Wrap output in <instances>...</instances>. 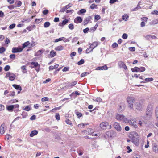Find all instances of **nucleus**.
<instances>
[{"label": "nucleus", "instance_id": "nucleus-34", "mask_svg": "<svg viewBox=\"0 0 158 158\" xmlns=\"http://www.w3.org/2000/svg\"><path fill=\"white\" fill-rule=\"evenodd\" d=\"M146 39L147 40H150L151 39V35H148L145 36Z\"/></svg>", "mask_w": 158, "mask_h": 158}, {"label": "nucleus", "instance_id": "nucleus-42", "mask_svg": "<svg viewBox=\"0 0 158 158\" xmlns=\"http://www.w3.org/2000/svg\"><path fill=\"white\" fill-rule=\"evenodd\" d=\"M15 92L14 91H12L10 92L9 94H8L7 96H14L15 95Z\"/></svg>", "mask_w": 158, "mask_h": 158}, {"label": "nucleus", "instance_id": "nucleus-28", "mask_svg": "<svg viewBox=\"0 0 158 158\" xmlns=\"http://www.w3.org/2000/svg\"><path fill=\"white\" fill-rule=\"evenodd\" d=\"M152 109H148L146 112V114L147 116L151 115L152 114Z\"/></svg>", "mask_w": 158, "mask_h": 158}, {"label": "nucleus", "instance_id": "nucleus-54", "mask_svg": "<svg viewBox=\"0 0 158 158\" xmlns=\"http://www.w3.org/2000/svg\"><path fill=\"white\" fill-rule=\"evenodd\" d=\"M129 49L131 51H134L135 50V47H130L129 48Z\"/></svg>", "mask_w": 158, "mask_h": 158}, {"label": "nucleus", "instance_id": "nucleus-33", "mask_svg": "<svg viewBox=\"0 0 158 158\" xmlns=\"http://www.w3.org/2000/svg\"><path fill=\"white\" fill-rule=\"evenodd\" d=\"M84 63V60L83 59H81L80 61H78L77 64L78 65H81L83 64Z\"/></svg>", "mask_w": 158, "mask_h": 158}, {"label": "nucleus", "instance_id": "nucleus-63", "mask_svg": "<svg viewBox=\"0 0 158 158\" xmlns=\"http://www.w3.org/2000/svg\"><path fill=\"white\" fill-rule=\"evenodd\" d=\"M66 10V9L64 7H63L60 10V12H64Z\"/></svg>", "mask_w": 158, "mask_h": 158}, {"label": "nucleus", "instance_id": "nucleus-20", "mask_svg": "<svg viewBox=\"0 0 158 158\" xmlns=\"http://www.w3.org/2000/svg\"><path fill=\"white\" fill-rule=\"evenodd\" d=\"M68 22V20L65 19L64 20L62 23H59V25L61 27H62L63 26L65 25Z\"/></svg>", "mask_w": 158, "mask_h": 158}, {"label": "nucleus", "instance_id": "nucleus-55", "mask_svg": "<svg viewBox=\"0 0 158 158\" xmlns=\"http://www.w3.org/2000/svg\"><path fill=\"white\" fill-rule=\"evenodd\" d=\"M15 26V24L14 23H13L11 25H10L9 27V28L10 29H12L14 28Z\"/></svg>", "mask_w": 158, "mask_h": 158}, {"label": "nucleus", "instance_id": "nucleus-3", "mask_svg": "<svg viewBox=\"0 0 158 158\" xmlns=\"http://www.w3.org/2000/svg\"><path fill=\"white\" fill-rule=\"evenodd\" d=\"M127 101L129 107L131 108H132L133 103L135 101V98L132 97H129L127 98Z\"/></svg>", "mask_w": 158, "mask_h": 158}, {"label": "nucleus", "instance_id": "nucleus-47", "mask_svg": "<svg viewBox=\"0 0 158 158\" xmlns=\"http://www.w3.org/2000/svg\"><path fill=\"white\" fill-rule=\"evenodd\" d=\"M127 35L126 33H124L123 34L122 37L124 39H126L127 38Z\"/></svg>", "mask_w": 158, "mask_h": 158}, {"label": "nucleus", "instance_id": "nucleus-27", "mask_svg": "<svg viewBox=\"0 0 158 158\" xmlns=\"http://www.w3.org/2000/svg\"><path fill=\"white\" fill-rule=\"evenodd\" d=\"M138 123L139 125V126L140 127L143 126V125L144 124H146V123H145V122L143 120L139 121Z\"/></svg>", "mask_w": 158, "mask_h": 158}, {"label": "nucleus", "instance_id": "nucleus-53", "mask_svg": "<svg viewBox=\"0 0 158 158\" xmlns=\"http://www.w3.org/2000/svg\"><path fill=\"white\" fill-rule=\"evenodd\" d=\"M97 5H95L94 4H91L90 6V8L92 9H94L95 8H96V7H97Z\"/></svg>", "mask_w": 158, "mask_h": 158}, {"label": "nucleus", "instance_id": "nucleus-38", "mask_svg": "<svg viewBox=\"0 0 158 158\" xmlns=\"http://www.w3.org/2000/svg\"><path fill=\"white\" fill-rule=\"evenodd\" d=\"M128 17L129 16L127 15H123L122 16L123 19L125 21L127 20V19L128 18Z\"/></svg>", "mask_w": 158, "mask_h": 158}, {"label": "nucleus", "instance_id": "nucleus-56", "mask_svg": "<svg viewBox=\"0 0 158 158\" xmlns=\"http://www.w3.org/2000/svg\"><path fill=\"white\" fill-rule=\"evenodd\" d=\"M55 118L57 120H59L60 119V115L58 113H56L55 115Z\"/></svg>", "mask_w": 158, "mask_h": 158}, {"label": "nucleus", "instance_id": "nucleus-2", "mask_svg": "<svg viewBox=\"0 0 158 158\" xmlns=\"http://www.w3.org/2000/svg\"><path fill=\"white\" fill-rule=\"evenodd\" d=\"M116 119L119 121H121L124 123H127L128 122L129 119L125 117L123 115L119 114H117L116 116Z\"/></svg>", "mask_w": 158, "mask_h": 158}, {"label": "nucleus", "instance_id": "nucleus-25", "mask_svg": "<svg viewBox=\"0 0 158 158\" xmlns=\"http://www.w3.org/2000/svg\"><path fill=\"white\" fill-rule=\"evenodd\" d=\"M86 12V10L85 9H81L79 11H78L77 12V13L78 15H80L81 14H83L84 13H85V12Z\"/></svg>", "mask_w": 158, "mask_h": 158}, {"label": "nucleus", "instance_id": "nucleus-29", "mask_svg": "<svg viewBox=\"0 0 158 158\" xmlns=\"http://www.w3.org/2000/svg\"><path fill=\"white\" fill-rule=\"evenodd\" d=\"M77 81H74L73 82H72L68 85V87H73V86L77 84Z\"/></svg>", "mask_w": 158, "mask_h": 158}, {"label": "nucleus", "instance_id": "nucleus-43", "mask_svg": "<svg viewBox=\"0 0 158 158\" xmlns=\"http://www.w3.org/2000/svg\"><path fill=\"white\" fill-rule=\"evenodd\" d=\"M10 67L8 65H6L4 68V69L5 71H8L9 70Z\"/></svg>", "mask_w": 158, "mask_h": 158}, {"label": "nucleus", "instance_id": "nucleus-21", "mask_svg": "<svg viewBox=\"0 0 158 158\" xmlns=\"http://www.w3.org/2000/svg\"><path fill=\"white\" fill-rule=\"evenodd\" d=\"M12 86L17 90H19L20 91L22 90V88L19 85L13 84L12 85Z\"/></svg>", "mask_w": 158, "mask_h": 158}, {"label": "nucleus", "instance_id": "nucleus-15", "mask_svg": "<svg viewBox=\"0 0 158 158\" xmlns=\"http://www.w3.org/2000/svg\"><path fill=\"white\" fill-rule=\"evenodd\" d=\"M82 21V19L80 17H77L74 19V22L76 23H81Z\"/></svg>", "mask_w": 158, "mask_h": 158}, {"label": "nucleus", "instance_id": "nucleus-19", "mask_svg": "<svg viewBox=\"0 0 158 158\" xmlns=\"http://www.w3.org/2000/svg\"><path fill=\"white\" fill-rule=\"evenodd\" d=\"M64 47L61 45H59L56 47L55 48V50L57 51H60L64 49Z\"/></svg>", "mask_w": 158, "mask_h": 158}, {"label": "nucleus", "instance_id": "nucleus-4", "mask_svg": "<svg viewBox=\"0 0 158 158\" xmlns=\"http://www.w3.org/2000/svg\"><path fill=\"white\" fill-rule=\"evenodd\" d=\"M15 77L16 76L14 74L11 73L10 72H8L6 73L5 77L7 78L8 77H9V80L13 81L14 80Z\"/></svg>", "mask_w": 158, "mask_h": 158}, {"label": "nucleus", "instance_id": "nucleus-46", "mask_svg": "<svg viewBox=\"0 0 158 158\" xmlns=\"http://www.w3.org/2000/svg\"><path fill=\"white\" fill-rule=\"evenodd\" d=\"M89 73L88 72H84L82 73L81 75V77H84L87 74H88Z\"/></svg>", "mask_w": 158, "mask_h": 158}, {"label": "nucleus", "instance_id": "nucleus-9", "mask_svg": "<svg viewBox=\"0 0 158 158\" xmlns=\"http://www.w3.org/2000/svg\"><path fill=\"white\" fill-rule=\"evenodd\" d=\"M62 40H63L64 41V42H68L69 41V40L68 39H66L64 37H62L60 38L59 39H56L55 40V41L54 42H55L56 43L59 41H62Z\"/></svg>", "mask_w": 158, "mask_h": 158}, {"label": "nucleus", "instance_id": "nucleus-31", "mask_svg": "<svg viewBox=\"0 0 158 158\" xmlns=\"http://www.w3.org/2000/svg\"><path fill=\"white\" fill-rule=\"evenodd\" d=\"M50 25V23L49 22H46L44 24V27L47 28L49 27Z\"/></svg>", "mask_w": 158, "mask_h": 158}, {"label": "nucleus", "instance_id": "nucleus-41", "mask_svg": "<svg viewBox=\"0 0 158 158\" xmlns=\"http://www.w3.org/2000/svg\"><path fill=\"white\" fill-rule=\"evenodd\" d=\"M76 114L77 116L78 117V118H79L80 117L82 116V114L78 111H76Z\"/></svg>", "mask_w": 158, "mask_h": 158}, {"label": "nucleus", "instance_id": "nucleus-17", "mask_svg": "<svg viewBox=\"0 0 158 158\" xmlns=\"http://www.w3.org/2000/svg\"><path fill=\"white\" fill-rule=\"evenodd\" d=\"M38 131L36 130H34L32 131L30 134V136L31 137H33L35 135H36L37 134Z\"/></svg>", "mask_w": 158, "mask_h": 158}, {"label": "nucleus", "instance_id": "nucleus-13", "mask_svg": "<svg viewBox=\"0 0 158 158\" xmlns=\"http://www.w3.org/2000/svg\"><path fill=\"white\" fill-rule=\"evenodd\" d=\"M89 45H90V48L93 50L94 48H95L98 46V43L97 42L95 41L93 42L91 44L90 43H89Z\"/></svg>", "mask_w": 158, "mask_h": 158}, {"label": "nucleus", "instance_id": "nucleus-30", "mask_svg": "<svg viewBox=\"0 0 158 158\" xmlns=\"http://www.w3.org/2000/svg\"><path fill=\"white\" fill-rule=\"evenodd\" d=\"M118 64L119 66L121 68H123V66H124V64L123 62L122 61H119L118 62Z\"/></svg>", "mask_w": 158, "mask_h": 158}, {"label": "nucleus", "instance_id": "nucleus-26", "mask_svg": "<svg viewBox=\"0 0 158 158\" xmlns=\"http://www.w3.org/2000/svg\"><path fill=\"white\" fill-rule=\"evenodd\" d=\"M113 132L111 131H107L106 132V135L108 137H112Z\"/></svg>", "mask_w": 158, "mask_h": 158}, {"label": "nucleus", "instance_id": "nucleus-49", "mask_svg": "<svg viewBox=\"0 0 158 158\" xmlns=\"http://www.w3.org/2000/svg\"><path fill=\"white\" fill-rule=\"evenodd\" d=\"M72 6V4L71 3H69L67 5L65 6V8L66 9V10L67 9L69 8L70 7H71Z\"/></svg>", "mask_w": 158, "mask_h": 158}, {"label": "nucleus", "instance_id": "nucleus-39", "mask_svg": "<svg viewBox=\"0 0 158 158\" xmlns=\"http://www.w3.org/2000/svg\"><path fill=\"white\" fill-rule=\"evenodd\" d=\"M6 50L5 48L4 47H2L0 48V53H2Z\"/></svg>", "mask_w": 158, "mask_h": 158}, {"label": "nucleus", "instance_id": "nucleus-12", "mask_svg": "<svg viewBox=\"0 0 158 158\" xmlns=\"http://www.w3.org/2000/svg\"><path fill=\"white\" fill-rule=\"evenodd\" d=\"M92 19V17L91 16L85 18L84 21V25H85L87 24Z\"/></svg>", "mask_w": 158, "mask_h": 158}, {"label": "nucleus", "instance_id": "nucleus-52", "mask_svg": "<svg viewBox=\"0 0 158 158\" xmlns=\"http://www.w3.org/2000/svg\"><path fill=\"white\" fill-rule=\"evenodd\" d=\"M65 122L66 123L68 124L71 125L72 124L71 121L70 120H69V119H66L65 121Z\"/></svg>", "mask_w": 158, "mask_h": 158}, {"label": "nucleus", "instance_id": "nucleus-36", "mask_svg": "<svg viewBox=\"0 0 158 158\" xmlns=\"http://www.w3.org/2000/svg\"><path fill=\"white\" fill-rule=\"evenodd\" d=\"M145 80L146 82L151 81L153 80V79L152 78H146L145 79Z\"/></svg>", "mask_w": 158, "mask_h": 158}, {"label": "nucleus", "instance_id": "nucleus-59", "mask_svg": "<svg viewBox=\"0 0 158 158\" xmlns=\"http://www.w3.org/2000/svg\"><path fill=\"white\" fill-rule=\"evenodd\" d=\"M69 67H64L63 69L62 70V71L63 72H66L68 71L69 70Z\"/></svg>", "mask_w": 158, "mask_h": 158}, {"label": "nucleus", "instance_id": "nucleus-37", "mask_svg": "<svg viewBox=\"0 0 158 158\" xmlns=\"http://www.w3.org/2000/svg\"><path fill=\"white\" fill-rule=\"evenodd\" d=\"M21 69L22 70V72L24 73H25L27 72V70L26 68V66H23L21 67Z\"/></svg>", "mask_w": 158, "mask_h": 158}, {"label": "nucleus", "instance_id": "nucleus-32", "mask_svg": "<svg viewBox=\"0 0 158 158\" xmlns=\"http://www.w3.org/2000/svg\"><path fill=\"white\" fill-rule=\"evenodd\" d=\"M93 100L95 102H101L102 101V99L100 97H98L94 99Z\"/></svg>", "mask_w": 158, "mask_h": 158}, {"label": "nucleus", "instance_id": "nucleus-11", "mask_svg": "<svg viewBox=\"0 0 158 158\" xmlns=\"http://www.w3.org/2000/svg\"><path fill=\"white\" fill-rule=\"evenodd\" d=\"M152 150L154 152L156 153H158V146L157 144L155 143L152 144Z\"/></svg>", "mask_w": 158, "mask_h": 158}, {"label": "nucleus", "instance_id": "nucleus-58", "mask_svg": "<svg viewBox=\"0 0 158 158\" xmlns=\"http://www.w3.org/2000/svg\"><path fill=\"white\" fill-rule=\"evenodd\" d=\"M10 57L11 59H15V55L14 54H11L10 56Z\"/></svg>", "mask_w": 158, "mask_h": 158}, {"label": "nucleus", "instance_id": "nucleus-6", "mask_svg": "<svg viewBox=\"0 0 158 158\" xmlns=\"http://www.w3.org/2000/svg\"><path fill=\"white\" fill-rule=\"evenodd\" d=\"M128 122L127 123H129L131 126L135 128H137L138 127L137 125L134 123V122H136V120H135V119H129Z\"/></svg>", "mask_w": 158, "mask_h": 158}, {"label": "nucleus", "instance_id": "nucleus-61", "mask_svg": "<svg viewBox=\"0 0 158 158\" xmlns=\"http://www.w3.org/2000/svg\"><path fill=\"white\" fill-rule=\"evenodd\" d=\"M100 19V17L99 15H96L95 16V19L98 20Z\"/></svg>", "mask_w": 158, "mask_h": 158}, {"label": "nucleus", "instance_id": "nucleus-62", "mask_svg": "<svg viewBox=\"0 0 158 158\" xmlns=\"http://www.w3.org/2000/svg\"><path fill=\"white\" fill-rule=\"evenodd\" d=\"M22 4V2L20 1H18L17 3V7H20Z\"/></svg>", "mask_w": 158, "mask_h": 158}, {"label": "nucleus", "instance_id": "nucleus-10", "mask_svg": "<svg viewBox=\"0 0 158 158\" xmlns=\"http://www.w3.org/2000/svg\"><path fill=\"white\" fill-rule=\"evenodd\" d=\"M135 72H137L138 71H141V72H143L145 70V68L144 67H140L139 68L137 67H135Z\"/></svg>", "mask_w": 158, "mask_h": 158}, {"label": "nucleus", "instance_id": "nucleus-5", "mask_svg": "<svg viewBox=\"0 0 158 158\" xmlns=\"http://www.w3.org/2000/svg\"><path fill=\"white\" fill-rule=\"evenodd\" d=\"M23 48L22 47H13L12 48V52L13 53L20 52L22 51Z\"/></svg>", "mask_w": 158, "mask_h": 158}, {"label": "nucleus", "instance_id": "nucleus-44", "mask_svg": "<svg viewBox=\"0 0 158 158\" xmlns=\"http://www.w3.org/2000/svg\"><path fill=\"white\" fill-rule=\"evenodd\" d=\"M31 64L33 65L35 67H37L38 66V64L37 62H31Z\"/></svg>", "mask_w": 158, "mask_h": 158}, {"label": "nucleus", "instance_id": "nucleus-1", "mask_svg": "<svg viewBox=\"0 0 158 158\" xmlns=\"http://www.w3.org/2000/svg\"><path fill=\"white\" fill-rule=\"evenodd\" d=\"M129 137L133 143L136 146L139 144V137L138 134L135 131H132L130 133Z\"/></svg>", "mask_w": 158, "mask_h": 158}, {"label": "nucleus", "instance_id": "nucleus-50", "mask_svg": "<svg viewBox=\"0 0 158 158\" xmlns=\"http://www.w3.org/2000/svg\"><path fill=\"white\" fill-rule=\"evenodd\" d=\"M93 51V49L90 48V46L89 48H88L86 50V52L87 53H89L90 52Z\"/></svg>", "mask_w": 158, "mask_h": 158}, {"label": "nucleus", "instance_id": "nucleus-40", "mask_svg": "<svg viewBox=\"0 0 158 158\" xmlns=\"http://www.w3.org/2000/svg\"><path fill=\"white\" fill-rule=\"evenodd\" d=\"M68 27H69V28L71 30H73L74 28V25L72 23H71V24H69V25Z\"/></svg>", "mask_w": 158, "mask_h": 158}, {"label": "nucleus", "instance_id": "nucleus-35", "mask_svg": "<svg viewBox=\"0 0 158 158\" xmlns=\"http://www.w3.org/2000/svg\"><path fill=\"white\" fill-rule=\"evenodd\" d=\"M43 52V50H38L35 54L36 56H38L41 54Z\"/></svg>", "mask_w": 158, "mask_h": 158}, {"label": "nucleus", "instance_id": "nucleus-64", "mask_svg": "<svg viewBox=\"0 0 158 158\" xmlns=\"http://www.w3.org/2000/svg\"><path fill=\"white\" fill-rule=\"evenodd\" d=\"M155 114L156 118L158 119V109H156Z\"/></svg>", "mask_w": 158, "mask_h": 158}, {"label": "nucleus", "instance_id": "nucleus-8", "mask_svg": "<svg viewBox=\"0 0 158 158\" xmlns=\"http://www.w3.org/2000/svg\"><path fill=\"white\" fill-rule=\"evenodd\" d=\"M114 128L118 131H120L121 130V127L119 124L118 123H114Z\"/></svg>", "mask_w": 158, "mask_h": 158}, {"label": "nucleus", "instance_id": "nucleus-7", "mask_svg": "<svg viewBox=\"0 0 158 158\" xmlns=\"http://www.w3.org/2000/svg\"><path fill=\"white\" fill-rule=\"evenodd\" d=\"M109 125V123L106 122H104L100 123V127L103 130H105L106 129V127Z\"/></svg>", "mask_w": 158, "mask_h": 158}, {"label": "nucleus", "instance_id": "nucleus-51", "mask_svg": "<svg viewBox=\"0 0 158 158\" xmlns=\"http://www.w3.org/2000/svg\"><path fill=\"white\" fill-rule=\"evenodd\" d=\"M48 99H49L47 97H45L42 98L41 100L42 102H44L46 101H48Z\"/></svg>", "mask_w": 158, "mask_h": 158}, {"label": "nucleus", "instance_id": "nucleus-14", "mask_svg": "<svg viewBox=\"0 0 158 158\" xmlns=\"http://www.w3.org/2000/svg\"><path fill=\"white\" fill-rule=\"evenodd\" d=\"M32 44H30V43L29 41H27L23 44V46L22 48L23 49L25 47L28 46L29 47H31L32 46Z\"/></svg>", "mask_w": 158, "mask_h": 158}, {"label": "nucleus", "instance_id": "nucleus-57", "mask_svg": "<svg viewBox=\"0 0 158 158\" xmlns=\"http://www.w3.org/2000/svg\"><path fill=\"white\" fill-rule=\"evenodd\" d=\"M88 124H84L83 123H82L79 124L78 125V127H79L81 128V127H83V126H84L85 125H87Z\"/></svg>", "mask_w": 158, "mask_h": 158}, {"label": "nucleus", "instance_id": "nucleus-18", "mask_svg": "<svg viewBox=\"0 0 158 158\" xmlns=\"http://www.w3.org/2000/svg\"><path fill=\"white\" fill-rule=\"evenodd\" d=\"M19 107V106L18 104L14 105H10L8 106L6 109H14L16 108H18Z\"/></svg>", "mask_w": 158, "mask_h": 158}, {"label": "nucleus", "instance_id": "nucleus-16", "mask_svg": "<svg viewBox=\"0 0 158 158\" xmlns=\"http://www.w3.org/2000/svg\"><path fill=\"white\" fill-rule=\"evenodd\" d=\"M108 69V67L106 66V65H105L104 66L100 67H98L96 68L95 69L96 70H106Z\"/></svg>", "mask_w": 158, "mask_h": 158}, {"label": "nucleus", "instance_id": "nucleus-60", "mask_svg": "<svg viewBox=\"0 0 158 158\" xmlns=\"http://www.w3.org/2000/svg\"><path fill=\"white\" fill-rule=\"evenodd\" d=\"M151 14H155L156 15H158V11L157 10H154L153 11L151 12Z\"/></svg>", "mask_w": 158, "mask_h": 158}, {"label": "nucleus", "instance_id": "nucleus-23", "mask_svg": "<svg viewBox=\"0 0 158 158\" xmlns=\"http://www.w3.org/2000/svg\"><path fill=\"white\" fill-rule=\"evenodd\" d=\"M87 131L88 133V135H92L93 134L94 131L91 128H89L87 129Z\"/></svg>", "mask_w": 158, "mask_h": 158}, {"label": "nucleus", "instance_id": "nucleus-22", "mask_svg": "<svg viewBox=\"0 0 158 158\" xmlns=\"http://www.w3.org/2000/svg\"><path fill=\"white\" fill-rule=\"evenodd\" d=\"M5 124H2L1 125L0 128V133L1 134H3L5 133V131L4 130V127Z\"/></svg>", "mask_w": 158, "mask_h": 158}, {"label": "nucleus", "instance_id": "nucleus-45", "mask_svg": "<svg viewBox=\"0 0 158 158\" xmlns=\"http://www.w3.org/2000/svg\"><path fill=\"white\" fill-rule=\"evenodd\" d=\"M78 40V38L77 37H75L73 38L72 40V42L74 43L76 42Z\"/></svg>", "mask_w": 158, "mask_h": 158}, {"label": "nucleus", "instance_id": "nucleus-24", "mask_svg": "<svg viewBox=\"0 0 158 158\" xmlns=\"http://www.w3.org/2000/svg\"><path fill=\"white\" fill-rule=\"evenodd\" d=\"M56 52L53 50H51L50 52V55L51 57H54L56 55Z\"/></svg>", "mask_w": 158, "mask_h": 158}, {"label": "nucleus", "instance_id": "nucleus-48", "mask_svg": "<svg viewBox=\"0 0 158 158\" xmlns=\"http://www.w3.org/2000/svg\"><path fill=\"white\" fill-rule=\"evenodd\" d=\"M141 1H140V2H139L138 4V5H137V6L136 7L138 9H141V7L140 6V5H141Z\"/></svg>", "mask_w": 158, "mask_h": 158}]
</instances>
